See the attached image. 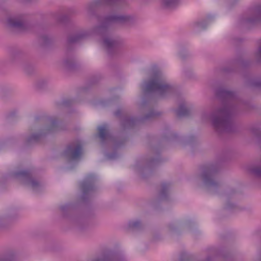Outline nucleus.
<instances>
[{
  "mask_svg": "<svg viewBox=\"0 0 261 261\" xmlns=\"http://www.w3.org/2000/svg\"><path fill=\"white\" fill-rule=\"evenodd\" d=\"M142 87L145 92L152 93L160 98L167 97L173 94L175 87L168 84L160 71L153 73L148 82H144Z\"/></svg>",
  "mask_w": 261,
  "mask_h": 261,
  "instance_id": "obj_1",
  "label": "nucleus"
},
{
  "mask_svg": "<svg viewBox=\"0 0 261 261\" xmlns=\"http://www.w3.org/2000/svg\"><path fill=\"white\" fill-rule=\"evenodd\" d=\"M213 124L215 127H225L230 121L229 112L226 109L219 110L213 118Z\"/></svg>",
  "mask_w": 261,
  "mask_h": 261,
  "instance_id": "obj_2",
  "label": "nucleus"
},
{
  "mask_svg": "<svg viewBox=\"0 0 261 261\" xmlns=\"http://www.w3.org/2000/svg\"><path fill=\"white\" fill-rule=\"evenodd\" d=\"M14 176L34 190L40 186L39 182L33 178L32 174L29 171H21L17 172L14 174Z\"/></svg>",
  "mask_w": 261,
  "mask_h": 261,
  "instance_id": "obj_3",
  "label": "nucleus"
},
{
  "mask_svg": "<svg viewBox=\"0 0 261 261\" xmlns=\"http://www.w3.org/2000/svg\"><path fill=\"white\" fill-rule=\"evenodd\" d=\"M65 155L72 161L78 160L82 154V146L76 143L69 146L65 151Z\"/></svg>",
  "mask_w": 261,
  "mask_h": 261,
  "instance_id": "obj_4",
  "label": "nucleus"
},
{
  "mask_svg": "<svg viewBox=\"0 0 261 261\" xmlns=\"http://www.w3.org/2000/svg\"><path fill=\"white\" fill-rule=\"evenodd\" d=\"M129 19V17L127 16L110 15L106 18L104 25L107 26L113 23H122L128 21Z\"/></svg>",
  "mask_w": 261,
  "mask_h": 261,
  "instance_id": "obj_5",
  "label": "nucleus"
},
{
  "mask_svg": "<svg viewBox=\"0 0 261 261\" xmlns=\"http://www.w3.org/2000/svg\"><path fill=\"white\" fill-rule=\"evenodd\" d=\"M250 12L253 15L252 18H248L247 22H256L261 20V6H257L251 8Z\"/></svg>",
  "mask_w": 261,
  "mask_h": 261,
  "instance_id": "obj_6",
  "label": "nucleus"
},
{
  "mask_svg": "<svg viewBox=\"0 0 261 261\" xmlns=\"http://www.w3.org/2000/svg\"><path fill=\"white\" fill-rule=\"evenodd\" d=\"M103 45L107 48H110L114 47L117 44V41L114 39L111 36L107 33V32H103Z\"/></svg>",
  "mask_w": 261,
  "mask_h": 261,
  "instance_id": "obj_7",
  "label": "nucleus"
},
{
  "mask_svg": "<svg viewBox=\"0 0 261 261\" xmlns=\"http://www.w3.org/2000/svg\"><path fill=\"white\" fill-rule=\"evenodd\" d=\"M99 131V136L101 141H104L105 140L110 139V135L108 133V126L107 125H102L98 127Z\"/></svg>",
  "mask_w": 261,
  "mask_h": 261,
  "instance_id": "obj_8",
  "label": "nucleus"
},
{
  "mask_svg": "<svg viewBox=\"0 0 261 261\" xmlns=\"http://www.w3.org/2000/svg\"><path fill=\"white\" fill-rule=\"evenodd\" d=\"M8 22L9 26L17 29L23 28L24 25L23 22L22 20L15 18H10Z\"/></svg>",
  "mask_w": 261,
  "mask_h": 261,
  "instance_id": "obj_9",
  "label": "nucleus"
},
{
  "mask_svg": "<svg viewBox=\"0 0 261 261\" xmlns=\"http://www.w3.org/2000/svg\"><path fill=\"white\" fill-rule=\"evenodd\" d=\"M95 176L94 174L88 175L83 184V187L84 189L89 190L91 188L92 183L95 180Z\"/></svg>",
  "mask_w": 261,
  "mask_h": 261,
  "instance_id": "obj_10",
  "label": "nucleus"
},
{
  "mask_svg": "<svg viewBox=\"0 0 261 261\" xmlns=\"http://www.w3.org/2000/svg\"><path fill=\"white\" fill-rule=\"evenodd\" d=\"M204 182L207 186H212L215 184L213 181V174L210 171H206L202 175Z\"/></svg>",
  "mask_w": 261,
  "mask_h": 261,
  "instance_id": "obj_11",
  "label": "nucleus"
},
{
  "mask_svg": "<svg viewBox=\"0 0 261 261\" xmlns=\"http://www.w3.org/2000/svg\"><path fill=\"white\" fill-rule=\"evenodd\" d=\"M180 0H163V5L168 8H172L177 6Z\"/></svg>",
  "mask_w": 261,
  "mask_h": 261,
  "instance_id": "obj_12",
  "label": "nucleus"
},
{
  "mask_svg": "<svg viewBox=\"0 0 261 261\" xmlns=\"http://www.w3.org/2000/svg\"><path fill=\"white\" fill-rule=\"evenodd\" d=\"M57 127V122L54 120L50 121V126L49 127L43 129L45 132H43V134H46L48 132L54 131L56 129Z\"/></svg>",
  "mask_w": 261,
  "mask_h": 261,
  "instance_id": "obj_13",
  "label": "nucleus"
},
{
  "mask_svg": "<svg viewBox=\"0 0 261 261\" xmlns=\"http://www.w3.org/2000/svg\"><path fill=\"white\" fill-rule=\"evenodd\" d=\"M105 3L112 5H121L124 0H103Z\"/></svg>",
  "mask_w": 261,
  "mask_h": 261,
  "instance_id": "obj_14",
  "label": "nucleus"
},
{
  "mask_svg": "<svg viewBox=\"0 0 261 261\" xmlns=\"http://www.w3.org/2000/svg\"><path fill=\"white\" fill-rule=\"evenodd\" d=\"M177 113L179 116H184L187 113V109L184 106H180L177 110Z\"/></svg>",
  "mask_w": 261,
  "mask_h": 261,
  "instance_id": "obj_15",
  "label": "nucleus"
},
{
  "mask_svg": "<svg viewBox=\"0 0 261 261\" xmlns=\"http://www.w3.org/2000/svg\"><path fill=\"white\" fill-rule=\"evenodd\" d=\"M140 225V221L138 220L131 221L129 222V226L131 228H136Z\"/></svg>",
  "mask_w": 261,
  "mask_h": 261,
  "instance_id": "obj_16",
  "label": "nucleus"
},
{
  "mask_svg": "<svg viewBox=\"0 0 261 261\" xmlns=\"http://www.w3.org/2000/svg\"><path fill=\"white\" fill-rule=\"evenodd\" d=\"M41 135L42 134H40L39 135H33L29 138V141L30 142L37 141Z\"/></svg>",
  "mask_w": 261,
  "mask_h": 261,
  "instance_id": "obj_17",
  "label": "nucleus"
},
{
  "mask_svg": "<svg viewBox=\"0 0 261 261\" xmlns=\"http://www.w3.org/2000/svg\"><path fill=\"white\" fill-rule=\"evenodd\" d=\"M253 172L257 175H261V169H254L253 170Z\"/></svg>",
  "mask_w": 261,
  "mask_h": 261,
  "instance_id": "obj_18",
  "label": "nucleus"
},
{
  "mask_svg": "<svg viewBox=\"0 0 261 261\" xmlns=\"http://www.w3.org/2000/svg\"><path fill=\"white\" fill-rule=\"evenodd\" d=\"M5 142V141L3 139L0 138V150L3 148Z\"/></svg>",
  "mask_w": 261,
  "mask_h": 261,
  "instance_id": "obj_19",
  "label": "nucleus"
},
{
  "mask_svg": "<svg viewBox=\"0 0 261 261\" xmlns=\"http://www.w3.org/2000/svg\"><path fill=\"white\" fill-rule=\"evenodd\" d=\"M259 53L261 55V47L259 49Z\"/></svg>",
  "mask_w": 261,
  "mask_h": 261,
  "instance_id": "obj_20",
  "label": "nucleus"
},
{
  "mask_svg": "<svg viewBox=\"0 0 261 261\" xmlns=\"http://www.w3.org/2000/svg\"><path fill=\"white\" fill-rule=\"evenodd\" d=\"M109 158H110V159H112L113 158V157L111 156H109Z\"/></svg>",
  "mask_w": 261,
  "mask_h": 261,
  "instance_id": "obj_21",
  "label": "nucleus"
}]
</instances>
